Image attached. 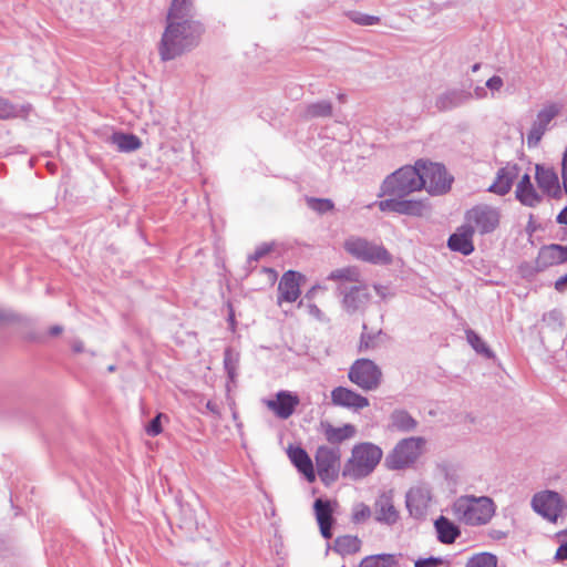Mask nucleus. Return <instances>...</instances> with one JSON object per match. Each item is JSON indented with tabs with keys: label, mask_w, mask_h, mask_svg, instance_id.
Here are the masks:
<instances>
[{
	"label": "nucleus",
	"mask_w": 567,
	"mask_h": 567,
	"mask_svg": "<svg viewBox=\"0 0 567 567\" xmlns=\"http://www.w3.org/2000/svg\"><path fill=\"white\" fill-rule=\"evenodd\" d=\"M166 22V28L158 43V53L163 62L175 60L194 49L204 32L202 22Z\"/></svg>",
	"instance_id": "obj_1"
},
{
	"label": "nucleus",
	"mask_w": 567,
	"mask_h": 567,
	"mask_svg": "<svg viewBox=\"0 0 567 567\" xmlns=\"http://www.w3.org/2000/svg\"><path fill=\"white\" fill-rule=\"evenodd\" d=\"M496 504L489 496L461 495L452 503L453 517L466 526L477 527L491 522Z\"/></svg>",
	"instance_id": "obj_2"
},
{
	"label": "nucleus",
	"mask_w": 567,
	"mask_h": 567,
	"mask_svg": "<svg viewBox=\"0 0 567 567\" xmlns=\"http://www.w3.org/2000/svg\"><path fill=\"white\" fill-rule=\"evenodd\" d=\"M421 172L419 161L414 166L406 165L396 169L385 177L379 196L388 195L405 198L410 194L421 190L424 187Z\"/></svg>",
	"instance_id": "obj_3"
},
{
	"label": "nucleus",
	"mask_w": 567,
	"mask_h": 567,
	"mask_svg": "<svg viewBox=\"0 0 567 567\" xmlns=\"http://www.w3.org/2000/svg\"><path fill=\"white\" fill-rule=\"evenodd\" d=\"M382 450L369 442L353 446L351 457L346 462L342 475L351 480H360L371 474L382 458Z\"/></svg>",
	"instance_id": "obj_4"
},
{
	"label": "nucleus",
	"mask_w": 567,
	"mask_h": 567,
	"mask_svg": "<svg viewBox=\"0 0 567 567\" xmlns=\"http://www.w3.org/2000/svg\"><path fill=\"white\" fill-rule=\"evenodd\" d=\"M344 250L353 258L372 265H390L392 256L388 249L374 241L359 236H351L344 241Z\"/></svg>",
	"instance_id": "obj_5"
},
{
	"label": "nucleus",
	"mask_w": 567,
	"mask_h": 567,
	"mask_svg": "<svg viewBox=\"0 0 567 567\" xmlns=\"http://www.w3.org/2000/svg\"><path fill=\"white\" fill-rule=\"evenodd\" d=\"M425 444L423 437H406L396 443L394 449L388 454L385 464L390 470H403L416 462Z\"/></svg>",
	"instance_id": "obj_6"
},
{
	"label": "nucleus",
	"mask_w": 567,
	"mask_h": 567,
	"mask_svg": "<svg viewBox=\"0 0 567 567\" xmlns=\"http://www.w3.org/2000/svg\"><path fill=\"white\" fill-rule=\"evenodd\" d=\"M349 380L363 391L377 390L382 381L381 369L370 359H357L348 371Z\"/></svg>",
	"instance_id": "obj_7"
},
{
	"label": "nucleus",
	"mask_w": 567,
	"mask_h": 567,
	"mask_svg": "<svg viewBox=\"0 0 567 567\" xmlns=\"http://www.w3.org/2000/svg\"><path fill=\"white\" fill-rule=\"evenodd\" d=\"M316 467L320 480L330 485L339 477L341 470V450L339 446L320 445L317 449Z\"/></svg>",
	"instance_id": "obj_8"
},
{
	"label": "nucleus",
	"mask_w": 567,
	"mask_h": 567,
	"mask_svg": "<svg viewBox=\"0 0 567 567\" xmlns=\"http://www.w3.org/2000/svg\"><path fill=\"white\" fill-rule=\"evenodd\" d=\"M464 224L473 229V234L493 233L499 224V212L489 205H476L465 213Z\"/></svg>",
	"instance_id": "obj_9"
},
{
	"label": "nucleus",
	"mask_w": 567,
	"mask_h": 567,
	"mask_svg": "<svg viewBox=\"0 0 567 567\" xmlns=\"http://www.w3.org/2000/svg\"><path fill=\"white\" fill-rule=\"evenodd\" d=\"M419 167L424 181V187L431 195H443L451 188L453 178L447 174L444 165L419 161Z\"/></svg>",
	"instance_id": "obj_10"
},
{
	"label": "nucleus",
	"mask_w": 567,
	"mask_h": 567,
	"mask_svg": "<svg viewBox=\"0 0 567 567\" xmlns=\"http://www.w3.org/2000/svg\"><path fill=\"white\" fill-rule=\"evenodd\" d=\"M337 295L341 298V307L348 315L363 313L371 300L368 286L363 284L336 288Z\"/></svg>",
	"instance_id": "obj_11"
},
{
	"label": "nucleus",
	"mask_w": 567,
	"mask_h": 567,
	"mask_svg": "<svg viewBox=\"0 0 567 567\" xmlns=\"http://www.w3.org/2000/svg\"><path fill=\"white\" fill-rule=\"evenodd\" d=\"M561 110L563 104L551 102L538 111L527 134L528 147H536L539 144L544 134L549 130L551 121L560 114Z\"/></svg>",
	"instance_id": "obj_12"
},
{
	"label": "nucleus",
	"mask_w": 567,
	"mask_h": 567,
	"mask_svg": "<svg viewBox=\"0 0 567 567\" xmlns=\"http://www.w3.org/2000/svg\"><path fill=\"white\" fill-rule=\"evenodd\" d=\"M530 505L537 514L550 523H556L564 511L561 496L549 489L536 493Z\"/></svg>",
	"instance_id": "obj_13"
},
{
	"label": "nucleus",
	"mask_w": 567,
	"mask_h": 567,
	"mask_svg": "<svg viewBox=\"0 0 567 567\" xmlns=\"http://www.w3.org/2000/svg\"><path fill=\"white\" fill-rule=\"evenodd\" d=\"M567 262V246L560 244L544 245L539 248L534 262L536 272H543L549 267Z\"/></svg>",
	"instance_id": "obj_14"
},
{
	"label": "nucleus",
	"mask_w": 567,
	"mask_h": 567,
	"mask_svg": "<svg viewBox=\"0 0 567 567\" xmlns=\"http://www.w3.org/2000/svg\"><path fill=\"white\" fill-rule=\"evenodd\" d=\"M431 502V491L426 485L411 487L405 495L406 508L414 518L425 516Z\"/></svg>",
	"instance_id": "obj_15"
},
{
	"label": "nucleus",
	"mask_w": 567,
	"mask_h": 567,
	"mask_svg": "<svg viewBox=\"0 0 567 567\" xmlns=\"http://www.w3.org/2000/svg\"><path fill=\"white\" fill-rule=\"evenodd\" d=\"M535 178L538 187L547 196L559 199L565 194V188L560 187L558 175L554 168L537 164Z\"/></svg>",
	"instance_id": "obj_16"
},
{
	"label": "nucleus",
	"mask_w": 567,
	"mask_h": 567,
	"mask_svg": "<svg viewBox=\"0 0 567 567\" xmlns=\"http://www.w3.org/2000/svg\"><path fill=\"white\" fill-rule=\"evenodd\" d=\"M331 402L336 406L360 411L369 406V399L344 386H337L331 391Z\"/></svg>",
	"instance_id": "obj_17"
},
{
	"label": "nucleus",
	"mask_w": 567,
	"mask_h": 567,
	"mask_svg": "<svg viewBox=\"0 0 567 567\" xmlns=\"http://www.w3.org/2000/svg\"><path fill=\"white\" fill-rule=\"evenodd\" d=\"M299 403L300 400L297 394L282 390L276 394L275 400L267 402V406L269 410L274 411L278 417L286 420L293 414Z\"/></svg>",
	"instance_id": "obj_18"
},
{
	"label": "nucleus",
	"mask_w": 567,
	"mask_h": 567,
	"mask_svg": "<svg viewBox=\"0 0 567 567\" xmlns=\"http://www.w3.org/2000/svg\"><path fill=\"white\" fill-rule=\"evenodd\" d=\"M313 511L322 537L326 539L331 538L332 526L334 524L333 507L331 501L317 498L313 503Z\"/></svg>",
	"instance_id": "obj_19"
},
{
	"label": "nucleus",
	"mask_w": 567,
	"mask_h": 567,
	"mask_svg": "<svg viewBox=\"0 0 567 567\" xmlns=\"http://www.w3.org/2000/svg\"><path fill=\"white\" fill-rule=\"evenodd\" d=\"M473 229L465 224L457 227L456 231L453 233L447 239V247L455 252H460L463 256L471 255L475 247L473 244Z\"/></svg>",
	"instance_id": "obj_20"
},
{
	"label": "nucleus",
	"mask_w": 567,
	"mask_h": 567,
	"mask_svg": "<svg viewBox=\"0 0 567 567\" xmlns=\"http://www.w3.org/2000/svg\"><path fill=\"white\" fill-rule=\"evenodd\" d=\"M300 275L293 270L286 271L278 284V303L295 302L300 296Z\"/></svg>",
	"instance_id": "obj_21"
},
{
	"label": "nucleus",
	"mask_w": 567,
	"mask_h": 567,
	"mask_svg": "<svg viewBox=\"0 0 567 567\" xmlns=\"http://www.w3.org/2000/svg\"><path fill=\"white\" fill-rule=\"evenodd\" d=\"M519 167L516 164H507L506 166L498 169L495 182L488 187V190L504 196L506 195L514 181L518 177Z\"/></svg>",
	"instance_id": "obj_22"
},
{
	"label": "nucleus",
	"mask_w": 567,
	"mask_h": 567,
	"mask_svg": "<svg viewBox=\"0 0 567 567\" xmlns=\"http://www.w3.org/2000/svg\"><path fill=\"white\" fill-rule=\"evenodd\" d=\"M166 21L188 23L199 22L196 19L194 0H172Z\"/></svg>",
	"instance_id": "obj_23"
},
{
	"label": "nucleus",
	"mask_w": 567,
	"mask_h": 567,
	"mask_svg": "<svg viewBox=\"0 0 567 567\" xmlns=\"http://www.w3.org/2000/svg\"><path fill=\"white\" fill-rule=\"evenodd\" d=\"M374 517L377 522L390 526L399 520V512L390 495L383 493L377 498L374 503Z\"/></svg>",
	"instance_id": "obj_24"
},
{
	"label": "nucleus",
	"mask_w": 567,
	"mask_h": 567,
	"mask_svg": "<svg viewBox=\"0 0 567 567\" xmlns=\"http://www.w3.org/2000/svg\"><path fill=\"white\" fill-rule=\"evenodd\" d=\"M472 94L460 89H451L439 94L435 100V107L441 112L451 111L470 101Z\"/></svg>",
	"instance_id": "obj_25"
},
{
	"label": "nucleus",
	"mask_w": 567,
	"mask_h": 567,
	"mask_svg": "<svg viewBox=\"0 0 567 567\" xmlns=\"http://www.w3.org/2000/svg\"><path fill=\"white\" fill-rule=\"evenodd\" d=\"M288 455L292 464L298 468L300 473L303 474L306 480L310 483L316 480V472L313 468L312 461L308 453L300 446L290 447L288 450Z\"/></svg>",
	"instance_id": "obj_26"
},
{
	"label": "nucleus",
	"mask_w": 567,
	"mask_h": 567,
	"mask_svg": "<svg viewBox=\"0 0 567 567\" xmlns=\"http://www.w3.org/2000/svg\"><path fill=\"white\" fill-rule=\"evenodd\" d=\"M434 528L442 544H453L461 535L460 526L443 515L434 520Z\"/></svg>",
	"instance_id": "obj_27"
},
{
	"label": "nucleus",
	"mask_w": 567,
	"mask_h": 567,
	"mask_svg": "<svg viewBox=\"0 0 567 567\" xmlns=\"http://www.w3.org/2000/svg\"><path fill=\"white\" fill-rule=\"evenodd\" d=\"M322 431L330 446H339L340 443L352 439L355 434V427L352 424H344L336 427L330 423H322Z\"/></svg>",
	"instance_id": "obj_28"
},
{
	"label": "nucleus",
	"mask_w": 567,
	"mask_h": 567,
	"mask_svg": "<svg viewBox=\"0 0 567 567\" xmlns=\"http://www.w3.org/2000/svg\"><path fill=\"white\" fill-rule=\"evenodd\" d=\"M328 280L337 282V287L344 285L346 287H353L354 285L363 284L361 280V272L355 266H348L332 270Z\"/></svg>",
	"instance_id": "obj_29"
},
{
	"label": "nucleus",
	"mask_w": 567,
	"mask_h": 567,
	"mask_svg": "<svg viewBox=\"0 0 567 567\" xmlns=\"http://www.w3.org/2000/svg\"><path fill=\"white\" fill-rule=\"evenodd\" d=\"M391 429L399 432H412L417 426V421L405 410L396 409L390 415Z\"/></svg>",
	"instance_id": "obj_30"
},
{
	"label": "nucleus",
	"mask_w": 567,
	"mask_h": 567,
	"mask_svg": "<svg viewBox=\"0 0 567 567\" xmlns=\"http://www.w3.org/2000/svg\"><path fill=\"white\" fill-rule=\"evenodd\" d=\"M111 143L116 146L120 152H134L142 146L141 140L130 133L115 132L111 136Z\"/></svg>",
	"instance_id": "obj_31"
},
{
	"label": "nucleus",
	"mask_w": 567,
	"mask_h": 567,
	"mask_svg": "<svg viewBox=\"0 0 567 567\" xmlns=\"http://www.w3.org/2000/svg\"><path fill=\"white\" fill-rule=\"evenodd\" d=\"M30 111V104L16 105L8 99L0 96V120L25 117Z\"/></svg>",
	"instance_id": "obj_32"
},
{
	"label": "nucleus",
	"mask_w": 567,
	"mask_h": 567,
	"mask_svg": "<svg viewBox=\"0 0 567 567\" xmlns=\"http://www.w3.org/2000/svg\"><path fill=\"white\" fill-rule=\"evenodd\" d=\"M360 548L361 540L352 535L337 537L333 545V550L342 556L355 554Z\"/></svg>",
	"instance_id": "obj_33"
},
{
	"label": "nucleus",
	"mask_w": 567,
	"mask_h": 567,
	"mask_svg": "<svg viewBox=\"0 0 567 567\" xmlns=\"http://www.w3.org/2000/svg\"><path fill=\"white\" fill-rule=\"evenodd\" d=\"M515 197L522 205L527 207H536L542 203L543 199L542 195L537 193L534 185L516 188Z\"/></svg>",
	"instance_id": "obj_34"
},
{
	"label": "nucleus",
	"mask_w": 567,
	"mask_h": 567,
	"mask_svg": "<svg viewBox=\"0 0 567 567\" xmlns=\"http://www.w3.org/2000/svg\"><path fill=\"white\" fill-rule=\"evenodd\" d=\"M332 115V104L329 101H319L308 104L303 111L302 116L306 120L317 117H329Z\"/></svg>",
	"instance_id": "obj_35"
},
{
	"label": "nucleus",
	"mask_w": 567,
	"mask_h": 567,
	"mask_svg": "<svg viewBox=\"0 0 567 567\" xmlns=\"http://www.w3.org/2000/svg\"><path fill=\"white\" fill-rule=\"evenodd\" d=\"M425 209L423 200L399 198V212L400 215L406 216H422Z\"/></svg>",
	"instance_id": "obj_36"
},
{
	"label": "nucleus",
	"mask_w": 567,
	"mask_h": 567,
	"mask_svg": "<svg viewBox=\"0 0 567 567\" xmlns=\"http://www.w3.org/2000/svg\"><path fill=\"white\" fill-rule=\"evenodd\" d=\"M466 340L477 353L483 354L488 359L494 355L492 350L475 331L471 329L466 330Z\"/></svg>",
	"instance_id": "obj_37"
},
{
	"label": "nucleus",
	"mask_w": 567,
	"mask_h": 567,
	"mask_svg": "<svg viewBox=\"0 0 567 567\" xmlns=\"http://www.w3.org/2000/svg\"><path fill=\"white\" fill-rule=\"evenodd\" d=\"M382 334V330L378 332H368L367 324H363V331L360 337L359 351H367L375 349L379 346V338Z\"/></svg>",
	"instance_id": "obj_38"
},
{
	"label": "nucleus",
	"mask_w": 567,
	"mask_h": 567,
	"mask_svg": "<svg viewBox=\"0 0 567 567\" xmlns=\"http://www.w3.org/2000/svg\"><path fill=\"white\" fill-rule=\"evenodd\" d=\"M238 362L239 354L231 348H227L224 352V367L230 380H234L236 377Z\"/></svg>",
	"instance_id": "obj_39"
},
{
	"label": "nucleus",
	"mask_w": 567,
	"mask_h": 567,
	"mask_svg": "<svg viewBox=\"0 0 567 567\" xmlns=\"http://www.w3.org/2000/svg\"><path fill=\"white\" fill-rule=\"evenodd\" d=\"M393 561L392 555H374L363 558L359 567H391Z\"/></svg>",
	"instance_id": "obj_40"
},
{
	"label": "nucleus",
	"mask_w": 567,
	"mask_h": 567,
	"mask_svg": "<svg viewBox=\"0 0 567 567\" xmlns=\"http://www.w3.org/2000/svg\"><path fill=\"white\" fill-rule=\"evenodd\" d=\"M307 206L313 212L322 215L331 212L334 208V204L328 198L306 197Z\"/></svg>",
	"instance_id": "obj_41"
},
{
	"label": "nucleus",
	"mask_w": 567,
	"mask_h": 567,
	"mask_svg": "<svg viewBox=\"0 0 567 567\" xmlns=\"http://www.w3.org/2000/svg\"><path fill=\"white\" fill-rule=\"evenodd\" d=\"M465 567H497V559L493 554L482 553L472 557Z\"/></svg>",
	"instance_id": "obj_42"
},
{
	"label": "nucleus",
	"mask_w": 567,
	"mask_h": 567,
	"mask_svg": "<svg viewBox=\"0 0 567 567\" xmlns=\"http://www.w3.org/2000/svg\"><path fill=\"white\" fill-rule=\"evenodd\" d=\"M347 16L352 22L363 27L374 25L380 22L379 17L370 16L360 11H349Z\"/></svg>",
	"instance_id": "obj_43"
},
{
	"label": "nucleus",
	"mask_w": 567,
	"mask_h": 567,
	"mask_svg": "<svg viewBox=\"0 0 567 567\" xmlns=\"http://www.w3.org/2000/svg\"><path fill=\"white\" fill-rule=\"evenodd\" d=\"M371 508L364 503H357L352 507L351 520L354 524H362L371 517Z\"/></svg>",
	"instance_id": "obj_44"
},
{
	"label": "nucleus",
	"mask_w": 567,
	"mask_h": 567,
	"mask_svg": "<svg viewBox=\"0 0 567 567\" xmlns=\"http://www.w3.org/2000/svg\"><path fill=\"white\" fill-rule=\"evenodd\" d=\"M544 322L553 329H561L564 327L565 318L560 310L553 309L545 313L543 317Z\"/></svg>",
	"instance_id": "obj_45"
},
{
	"label": "nucleus",
	"mask_w": 567,
	"mask_h": 567,
	"mask_svg": "<svg viewBox=\"0 0 567 567\" xmlns=\"http://www.w3.org/2000/svg\"><path fill=\"white\" fill-rule=\"evenodd\" d=\"M272 249H274V245L272 244L264 243V244L259 245L256 248V250L254 251V254L248 256V258H247V267L249 269H252L255 267L254 262L259 261L261 258H264L266 255H268Z\"/></svg>",
	"instance_id": "obj_46"
},
{
	"label": "nucleus",
	"mask_w": 567,
	"mask_h": 567,
	"mask_svg": "<svg viewBox=\"0 0 567 567\" xmlns=\"http://www.w3.org/2000/svg\"><path fill=\"white\" fill-rule=\"evenodd\" d=\"M377 205L381 212H392L398 214L399 197L391 196V198L378 202Z\"/></svg>",
	"instance_id": "obj_47"
},
{
	"label": "nucleus",
	"mask_w": 567,
	"mask_h": 567,
	"mask_svg": "<svg viewBox=\"0 0 567 567\" xmlns=\"http://www.w3.org/2000/svg\"><path fill=\"white\" fill-rule=\"evenodd\" d=\"M162 416H163V414L158 413L155 417H153L150 421V423L145 427V431L150 436H156L162 432V423H161Z\"/></svg>",
	"instance_id": "obj_48"
},
{
	"label": "nucleus",
	"mask_w": 567,
	"mask_h": 567,
	"mask_svg": "<svg viewBox=\"0 0 567 567\" xmlns=\"http://www.w3.org/2000/svg\"><path fill=\"white\" fill-rule=\"evenodd\" d=\"M503 85H504L503 79L498 75H493L485 83V86L488 90H491L493 95L495 92H498L503 87Z\"/></svg>",
	"instance_id": "obj_49"
},
{
	"label": "nucleus",
	"mask_w": 567,
	"mask_h": 567,
	"mask_svg": "<svg viewBox=\"0 0 567 567\" xmlns=\"http://www.w3.org/2000/svg\"><path fill=\"white\" fill-rule=\"evenodd\" d=\"M16 320H17V316L13 312H11L9 310L0 309V324L13 322Z\"/></svg>",
	"instance_id": "obj_50"
},
{
	"label": "nucleus",
	"mask_w": 567,
	"mask_h": 567,
	"mask_svg": "<svg viewBox=\"0 0 567 567\" xmlns=\"http://www.w3.org/2000/svg\"><path fill=\"white\" fill-rule=\"evenodd\" d=\"M561 174L564 178L565 194L567 195V150L564 152L561 161Z\"/></svg>",
	"instance_id": "obj_51"
},
{
	"label": "nucleus",
	"mask_w": 567,
	"mask_h": 567,
	"mask_svg": "<svg viewBox=\"0 0 567 567\" xmlns=\"http://www.w3.org/2000/svg\"><path fill=\"white\" fill-rule=\"evenodd\" d=\"M555 559L558 561L567 559V542L563 543L556 550Z\"/></svg>",
	"instance_id": "obj_52"
},
{
	"label": "nucleus",
	"mask_w": 567,
	"mask_h": 567,
	"mask_svg": "<svg viewBox=\"0 0 567 567\" xmlns=\"http://www.w3.org/2000/svg\"><path fill=\"white\" fill-rule=\"evenodd\" d=\"M439 563V559L437 558H426V559H423V560H417L415 563V567H436Z\"/></svg>",
	"instance_id": "obj_53"
},
{
	"label": "nucleus",
	"mask_w": 567,
	"mask_h": 567,
	"mask_svg": "<svg viewBox=\"0 0 567 567\" xmlns=\"http://www.w3.org/2000/svg\"><path fill=\"white\" fill-rule=\"evenodd\" d=\"M567 288V272L559 277L556 281H555V289L558 291V292H564Z\"/></svg>",
	"instance_id": "obj_54"
},
{
	"label": "nucleus",
	"mask_w": 567,
	"mask_h": 567,
	"mask_svg": "<svg viewBox=\"0 0 567 567\" xmlns=\"http://www.w3.org/2000/svg\"><path fill=\"white\" fill-rule=\"evenodd\" d=\"M488 535L491 538L495 539V540H501V539H504L507 537L508 533L507 532H504V530H501V529H495V528H492L489 532H488Z\"/></svg>",
	"instance_id": "obj_55"
},
{
	"label": "nucleus",
	"mask_w": 567,
	"mask_h": 567,
	"mask_svg": "<svg viewBox=\"0 0 567 567\" xmlns=\"http://www.w3.org/2000/svg\"><path fill=\"white\" fill-rule=\"evenodd\" d=\"M556 223L567 226V206L556 216Z\"/></svg>",
	"instance_id": "obj_56"
},
{
	"label": "nucleus",
	"mask_w": 567,
	"mask_h": 567,
	"mask_svg": "<svg viewBox=\"0 0 567 567\" xmlns=\"http://www.w3.org/2000/svg\"><path fill=\"white\" fill-rule=\"evenodd\" d=\"M530 185H533L532 181H530V176L528 174H524L522 176L520 181L518 182L516 188H523V187L530 186Z\"/></svg>",
	"instance_id": "obj_57"
},
{
	"label": "nucleus",
	"mask_w": 567,
	"mask_h": 567,
	"mask_svg": "<svg viewBox=\"0 0 567 567\" xmlns=\"http://www.w3.org/2000/svg\"><path fill=\"white\" fill-rule=\"evenodd\" d=\"M72 350L75 352V353H80V352H83L84 351V344L81 340H74L72 342Z\"/></svg>",
	"instance_id": "obj_58"
},
{
	"label": "nucleus",
	"mask_w": 567,
	"mask_h": 567,
	"mask_svg": "<svg viewBox=\"0 0 567 567\" xmlns=\"http://www.w3.org/2000/svg\"><path fill=\"white\" fill-rule=\"evenodd\" d=\"M474 94H475L476 99H485L487 96L486 90L482 86H477L474 90Z\"/></svg>",
	"instance_id": "obj_59"
},
{
	"label": "nucleus",
	"mask_w": 567,
	"mask_h": 567,
	"mask_svg": "<svg viewBox=\"0 0 567 567\" xmlns=\"http://www.w3.org/2000/svg\"><path fill=\"white\" fill-rule=\"evenodd\" d=\"M309 313L317 318H320V316L322 315L321 310L316 305L309 306Z\"/></svg>",
	"instance_id": "obj_60"
},
{
	"label": "nucleus",
	"mask_w": 567,
	"mask_h": 567,
	"mask_svg": "<svg viewBox=\"0 0 567 567\" xmlns=\"http://www.w3.org/2000/svg\"><path fill=\"white\" fill-rule=\"evenodd\" d=\"M374 290H375L377 295H379L381 298L384 299L386 297V288L385 287L375 285Z\"/></svg>",
	"instance_id": "obj_61"
},
{
	"label": "nucleus",
	"mask_w": 567,
	"mask_h": 567,
	"mask_svg": "<svg viewBox=\"0 0 567 567\" xmlns=\"http://www.w3.org/2000/svg\"><path fill=\"white\" fill-rule=\"evenodd\" d=\"M63 331V328L61 326H53L50 328L49 333L51 336H58Z\"/></svg>",
	"instance_id": "obj_62"
},
{
	"label": "nucleus",
	"mask_w": 567,
	"mask_h": 567,
	"mask_svg": "<svg viewBox=\"0 0 567 567\" xmlns=\"http://www.w3.org/2000/svg\"><path fill=\"white\" fill-rule=\"evenodd\" d=\"M206 408H207L209 411L214 412V413H216V412H217V410H216V405H215L213 402H210V401H208V402H207Z\"/></svg>",
	"instance_id": "obj_63"
},
{
	"label": "nucleus",
	"mask_w": 567,
	"mask_h": 567,
	"mask_svg": "<svg viewBox=\"0 0 567 567\" xmlns=\"http://www.w3.org/2000/svg\"><path fill=\"white\" fill-rule=\"evenodd\" d=\"M481 65H482L481 63L473 64L471 68L472 72H477L481 69Z\"/></svg>",
	"instance_id": "obj_64"
}]
</instances>
